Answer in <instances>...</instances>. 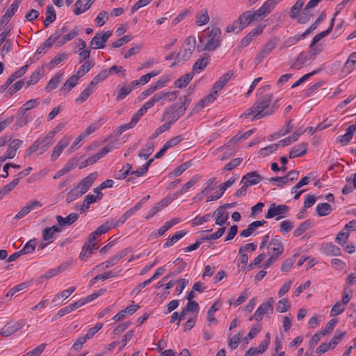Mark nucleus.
<instances>
[{"label": "nucleus", "mask_w": 356, "mask_h": 356, "mask_svg": "<svg viewBox=\"0 0 356 356\" xmlns=\"http://www.w3.org/2000/svg\"><path fill=\"white\" fill-rule=\"evenodd\" d=\"M272 99L271 94H266L258 98L252 106L248 108L241 117L248 118L250 115H252V120H256L273 115L279 106L277 101L271 103Z\"/></svg>", "instance_id": "nucleus-1"}, {"label": "nucleus", "mask_w": 356, "mask_h": 356, "mask_svg": "<svg viewBox=\"0 0 356 356\" xmlns=\"http://www.w3.org/2000/svg\"><path fill=\"white\" fill-rule=\"evenodd\" d=\"M97 177V173L94 172L82 179L78 185L67 193V201L70 202L85 194L91 187Z\"/></svg>", "instance_id": "nucleus-2"}, {"label": "nucleus", "mask_w": 356, "mask_h": 356, "mask_svg": "<svg viewBox=\"0 0 356 356\" xmlns=\"http://www.w3.org/2000/svg\"><path fill=\"white\" fill-rule=\"evenodd\" d=\"M52 134H47L44 138L37 139L25 152V156H29L33 153L40 151L42 154L52 144Z\"/></svg>", "instance_id": "nucleus-3"}, {"label": "nucleus", "mask_w": 356, "mask_h": 356, "mask_svg": "<svg viewBox=\"0 0 356 356\" xmlns=\"http://www.w3.org/2000/svg\"><path fill=\"white\" fill-rule=\"evenodd\" d=\"M221 31L218 27L212 28L209 34V40L205 44L204 49L213 51L220 46Z\"/></svg>", "instance_id": "nucleus-4"}, {"label": "nucleus", "mask_w": 356, "mask_h": 356, "mask_svg": "<svg viewBox=\"0 0 356 356\" xmlns=\"http://www.w3.org/2000/svg\"><path fill=\"white\" fill-rule=\"evenodd\" d=\"M112 35L111 31H107L104 33L102 35L99 33H96L95 35L92 38L90 47L91 49H103L105 47V44L108 40V38Z\"/></svg>", "instance_id": "nucleus-5"}, {"label": "nucleus", "mask_w": 356, "mask_h": 356, "mask_svg": "<svg viewBox=\"0 0 356 356\" xmlns=\"http://www.w3.org/2000/svg\"><path fill=\"white\" fill-rule=\"evenodd\" d=\"M25 325L24 320H19L17 322H8L0 331V335L2 337H9L13 333L22 329Z\"/></svg>", "instance_id": "nucleus-6"}, {"label": "nucleus", "mask_w": 356, "mask_h": 356, "mask_svg": "<svg viewBox=\"0 0 356 356\" xmlns=\"http://www.w3.org/2000/svg\"><path fill=\"white\" fill-rule=\"evenodd\" d=\"M179 92L178 91H172V92H161L155 94L147 102L152 107L156 103L160 102L163 100L169 99L170 102H173L177 97Z\"/></svg>", "instance_id": "nucleus-7"}, {"label": "nucleus", "mask_w": 356, "mask_h": 356, "mask_svg": "<svg viewBox=\"0 0 356 356\" xmlns=\"http://www.w3.org/2000/svg\"><path fill=\"white\" fill-rule=\"evenodd\" d=\"M289 207L285 204L276 205L273 203L270 205L267 213L265 214L266 219H270L280 215H285L288 213Z\"/></svg>", "instance_id": "nucleus-8"}, {"label": "nucleus", "mask_w": 356, "mask_h": 356, "mask_svg": "<svg viewBox=\"0 0 356 356\" xmlns=\"http://www.w3.org/2000/svg\"><path fill=\"white\" fill-rule=\"evenodd\" d=\"M264 24H259L256 26L255 29H254L252 31H250L240 42L239 44V48H243L248 46L251 41L253 40V38L259 35H260L264 28Z\"/></svg>", "instance_id": "nucleus-9"}, {"label": "nucleus", "mask_w": 356, "mask_h": 356, "mask_svg": "<svg viewBox=\"0 0 356 356\" xmlns=\"http://www.w3.org/2000/svg\"><path fill=\"white\" fill-rule=\"evenodd\" d=\"M175 199V197L172 196H167L163 199L148 211L147 216H145V219L149 220L153 217L156 213L170 204Z\"/></svg>", "instance_id": "nucleus-10"}, {"label": "nucleus", "mask_w": 356, "mask_h": 356, "mask_svg": "<svg viewBox=\"0 0 356 356\" xmlns=\"http://www.w3.org/2000/svg\"><path fill=\"white\" fill-rule=\"evenodd\" d=\"M268 248L273 252V255H277V257H279L284 252L281 237L280 236H275L273 238L268 244Z\"/></svg>", "instance_id": "nucleus-11"}, {"label": "nucleus", "mask_w": 356, "mask_h": 356, "mask_svg": "<svg viewBox=\"0 0 356 356\" xmlns=\"http://www.w3.org/2000/svg\"><path fill=\"white\" fill-rule=\"evenodd\" d=\"M356 131V124L350 125L345 134L339 136L336 138V142L342 145H347L352 140L354 133Z\"/></svg>", "instance_id": "nucleus-12"}, {"label": "nucleus", "mask_w": 356, "mask_h": 356, "mask_svg": "<svg viewBox=\"0 0 356 356\" xmlns=\"http://www.w3.org/2000/svg\"><path fill=\"white\" fill-rule=\"evenodd\" d=\"M70 138L65 136L60 140L58 141L57 145L54 147L51 159L52 161H55L60 155L63 150L69 145Z\"/></svg>", "instance_id": "nucleus-13"}, {"label": "nucleus", "mask_w": 356, "mask_h": 356, "mask_svg": "<svg viewBox=\"0 0 356 356\" xmlns=\"http://www.w3.org/2000/svg\"><path fill=\"white\" fill-rule=\"evenodd\" d=\"M233 74L234 72L231 70L222 74L220 79L213 84L212 87V90H213V92L215 94H218V92L224 88L225 84L229 81Z\"/></svg>", "instance_id": "nucleus-14"}, {"label": "nucleus", "mask_w": 356, "mask_h": 356, "mask_svg": "<svg viewBox=\"0 0 356 356\" xmlns=\"http://www.w3.org/2000/svg\"><path fill=\"white\" fill-rule=\"evenodd\" d=\"M312 58L311 54L308 51L301 52L297 58L291 61V67L295 69H300L303 64Z\"/></svg>", "instance_id": "nucleus-15"}, {"label": "nucleus", "mask_w": 356, "mask_h": 356, "mask_svg": "<svg viewBox=\"0 0 356 356\" xmlns=\"http://www.w3.org/2000/svg\"><path fill=\"white\" fill-rule=\"evenodd\" d=\"M213 216H215V223L219 226H222L227 222L229 213L225 211L223 207H219L214 211Z\"/></svg>", "instance_id": "nucleus-16"}, {"label": "nucleus", "mask_w": 356, "mask_h": 356, "mask_svg": "<svg viewBox=\"0 0 356 356\" xmlns=\"http://www.w3.org/2000/svg\"><path fill=\"white\" fill-rule=\"evenodd\" d=\"M261 180H263V177L257 172L253 171L245 175L242 177L241 183H245L249 186L251 185H256Z\"/></svg>", "instance_id": "nucleus-17"}, {"label": "nucleus", "mask_w": 356, "mask_h": 356, "mask_svg": "<svg viewBox=\"0 0 356 356\" xmlns=\"http://www.w3.org/2000/svg\"><path fill=\"white\" fill-rule=\"evenodd\" d=\"M209 58L210 56L208 54H202L201 58L197 59L193 65L192 72H193V73H199L200 72L204 70L209 64Z\"/></svg>", "instance_id": "nucleus-18"}, {"label": "nucleus", "mask_w": 356, "mask_h": 356, "mask_svg": "<svg viewBox=\"0 0 356 356\" xmlns=\"http://www.w3.org/2000/svg\"><path fill=\"white\" fill-rule=\"evenodd\" d=\"M172 108L175 109L174 111L170 112L169 111H165L163 114V117L166 118L168 120L167 122L170 123V126L184 114L182 110L178 108L175 105L173 106Z\"/></svg>", "instance_id": "nucleus-19"}, {"label": "nucleus", "mask_w": 356, "mask_h": 356, "mask_svg": "<svg viewBox=\"0 0 356 356\" xmlns=\"http://www.w3.org/2000/svg\"><path fill=\"white\" fill-rule=\"evenodd\" d=\"M273 312V306H270V304H265L264 302L261 304L257 309L254 313V318L256 321L259 322L263 319V316L265 314Z\"/></svg>", "instance_id": "nucleus-20"}, {"label": "nucleus", "mask_w": 356, "mask_h": 356, "mask_svg": "<svg viewBox=\"0 0 356 356\" xmlns=\"http://www.w3.org/2000/svg\"><path fill=\"white\" fill-rule=\"evenodd\" d=\"M134 88L135 87L131 83L130 85H119L115 91V93H116V101L119 102L125 98Z\"/></svg>", "instance_id": "nucleus-21"}, {"label": "nucleus", "mask_w": 356, "mask_h": 356, "mask_svg": "<svg viewBox=\"0 0 356 356\" xmlns=\"http://www.w3.org/2000/svg\"><path fill=\"white\" fill-rule=\"evenodd\" d=\"M113 149V147L112 145H108L105 146L104 148L100 149L97 153L92 155V156H90L87 159L88 163L89 165H92L95 162H97L99 159L104 157L105 155H106L108 153L112 151Z\"/></svg>", "instance_id": "nucleus-22"}, {"label": "nucleus", "mask_w": 356, "mask_h": 356, "mask_svg": "<svg viewBox=\"0 0 356 356\" xmlns=\"http://www.w3.org/2000/svg\"><path fill=\"white\" fill-rule=\"evenodd\" d=\"M79 218V214L76 213H71L67 217L63 218L61 216H56L58 224L61 226H69L74 223Z\"/></svg>", "instance_id": "nucleus-23"}, {"label": "nucleus", "mask_w": 356, "mask_h": 356, "mask_svg": "<svg viewBox=\"0 0 356 356\" xmlns=\"http://www.w3.org/2000/svg\"><path fill=\"white\" fill-rule=\"evenodd\" d=\"M140 306L138 305H132L127 307L125 309L119 312L115 316H113V319L115 321H120L125 316L126 314H133L138 309Z\"/></svg>", "instance_id": "nucleus-24"}, {"label": "nucleus", "mask_w": 356, "mask_h": 356, "mask_svg": "<svg viewBox=\"0 0 356 356\" xmlns=\"http://www.w3.org/2000/svg\"><path fill=\"white\" fill-rule=\"evenodd\" d=\"M23 141L20 139H15L9 144L8 147L6 152L7 157L13 159L15 156L17 151L21 147Z\"/></svg>", "instance_id": "nucleus-25"}, {"label": "nucleus", "mask_w": 356, "mask_h": 356, "mask_svg": "<svg viewBox=\"0 0 356 356\" xmlns=\"http://www.w3.org/2000/svg\"><path fill=\"white\" fill-rule=\"evenodd\" d=\"M61 231V229L56 225L47 227L42 231V239L50 243L53 241V238L56 232Z\"/></svg>", "instance_id": "nucleus-26"}, {"label": "nucleus", "mask_w": 356, "mask_h": 356, "mask_svg": "<svg viewBox=\"0 0 356 356\" xmlns=\"http://www.w3.org/2000/svg\"><path fill=\"white\" fill-rule=\"evenodd\" d=\"M200 180V177L198 175H194L191 177V179L186 183L179 191H177L176 193H175L172 196L175 197V199L177 198V197L187 191L189 188H191L192 186H193L197 182H198Z\"/></svg>", "instance_id": "nucleus-27"}, {"label": "nucleus", "mask_w": 356, "mask_h": 356, "mask_svg": "<svg viewBox=\"0 0 356 356\" xmlns=\"http://www.w3.org/2000/svg\"><path fill=\"white\" fill-rule=\"evenodd\" d=\"M307 147V144L304 143L294 146L293 149L289 153V158L293 159L296 157L302 156L306 154Z\"/></svg>", "instance_id": "nucleus-28"}, {"label": "nucleus", "mask_w": 356, "mask_h": 356, "mask_svg": "<svg viewBox=\"0 0 356 356\" xmlns=\"http://www.w3.org/2000/svg\"><path fill=\"white\" fill-rule=\"evenodd\" d=\"M193 76V72H191L183 76H181L178 79H177L175 81V86L178 88H186L189 83V82L192 80Z\"/></svg>", "instance_id": "nucleus-29"}, {"label": "nucleus", "mask_w": 356, "mask_h": 356, "mask_svg": "<svg viewBox=\"0 0 356 356\" xmlns=\"http://www.w3.org/2000/svg\"><path fill=\"white\" fill-rule=\"evenodd\" d=\"M139 205H135L134 207L127 210L114 224V227H117L122 225L127 219L132 216L136 211H138Z\"/></svg>", "instance_id": "nucleus-30"}, {"label": "nucleus", "mask_w": 356, "mask_h": 356, "mask_svg": "<svg viewBox=\"0 0 356 356\" xmlns=\"http://www.w3.org/2000/svg\"><path fill=\"white\" fill-rule=\"evenodd\" d=\"M334 17H332L330 20V24L329 27L325 30L322 31L321 33L316 35L312 41V47H314L318 42H319L323 38L327 36L332 30L334 24Z\"/></svg>", "instance_id": "nucleus-31"}, {"label": "nucleus", "mask_w": 356, "mask_h": 356, "mask_svg": "<svg viewBox=\"0 0 356 356\" xmlns=\"http://www.w3.org/2000/svg\"><path fill=\"white\" fill-rule=\"evenodd\" d=\"M80 77L76 74H74L71 76L64 83L63 86L60 88V91L63 92H68L70 90H72L78 82V80Z\"/></svg>", "instance_id": "nucleus-32"}, {"label": "nucleus", "mask_w": 356, "mask_h": 356, "mask_svg": "<svg viewBox=\"0 0 356 356\" xmlns=\"http://www.w3.org/2000/svg\"><path fill=\"white\" fill-rule=\"evenodd\" d=\"M97 248L98 247L96 243H93L92 245H89V243H84L79 254V258L81 260H84L92 253L93 250H97Z\"/></svg>", "instance_id": "nucleus-33"}, {"label": "nucleus", "mask_w": 356, "mask_h": 356, "mask_svg": "<svg viewBox=\"0 0 356 356\" xmlns=\"http://www.w3.org/2000/svg\"><path fill=\"white\" fill-rule=\"evenodd\" d=\"M220 305L218 302L213 303L209 310L207 311V321L208 325L210 326L211 324H216L218 323L217 319L213 317L214 313L219 310Z\"/></svg>", "instance_id": "nucleus-34"}, {"label": "nucleus", "mask_w": 356, "mask_h": 356, "mask_svg": "<svg viewBox=\"0 0 356 356\" xmlns=\"http://www.w3.org/2000/svg\"><path fill=\"white\" fill-rule=\"evenodd\" d=\"M186 234V232H185L184 230L177 232L172 237L169 238L168 239V241L163 244V248H166L173 245L179 239L183 238Z\"/></svg>", "instance_id": "nucleus-35"}, {"label": "nucleus", "mask_w": 356, "mask_h": 356, "mask_svg": "<svg viewBox=\"0 0 356 356\" xmlns=\"http://www.w3.org/2000/svg\"><path fill=\"white\" fill-rule=\"evenodd\" d=\"M63 77V74L57 73L54 75V76L48 82L47 86H46V90L47 92H51L52 90L56 89Z\"/></svg>", "instance_id": "nucleus-36"}, {"label": "nucleus", "mask_w": 356, "mask_h": 356, "mask_svg": "<svg viewBox=\"0 0 356 356\" xmlns=\"http://www.w3.org/2000/svg\"><path fill=\"white\" fill-rule=\"evenodd\" d=\"M312 225L311 220H307L301 222L299 226L293 231V236L297 237L302 235L306 230L309 229Z\"/></svg>", "instance_id": "nucleus-37"}, {"label": "nucleus", "mask_w": 356, "mask_h": 356, "mask_svg": "<svg viewBox=\"0 0 356 356\" xmlns=\"http://www.w3.org/2000/svg\"><path fill=\"white\" fill-rule=\"evenodd\" d=\"M316 211L318 216H325L332 212V207L328 203H320L316 206Z\"/></svg>", "instance_id": "nucleus-38"}, {"label": "nucleus", "mask_w": 356, "mask_h": 356, "mask_svg": "<svg viewBox=\"0 0 356 356\" xmlns=\"http://www.w3.org/2000/svg\"><path fill=\"white\" fill-rule=\"evenodd\" d=\"M96 202L95 195L92 194L87 195L80 208V213H85L89 208L91 204Z\"/></svg>", "instance_id": "nucleus-39"}, {"label": "nucleus", "mask_w": 356, "mask_h": 356, "mask_svg": "<svg viewBox=\"0 0 356 356\" xmlns=\"http://www.w3.org/2000/svg\"><path fill=\"white\" fill-rule=\"evenodd\" d=\"M24 81L23 80H19L13 85H12L7 90L5 94L6 98H9L19 91L24 86Z\"/></svg>", "instance_id": "nucleus-40"}, {"label": "nucleus", "mask_w": 356, "mask_h": 356, "mask_svg": "<svg viewBox=\"0 0 356 356\" xmlns=\"http://www.w3.org/2000/svg\"><path fill=\"white\" fill-rule=\"evenodd\" d=\"M154 145L152 142H148L146 143L144 148L140 152L138 156L142 158L143 157L145 159H147L148 157L152 154L154 152Z\"/></svg>", "instance_id": "nucleus-41"}, {"label": "nucleus", "mask_w": 356, "mask_h": 356, "mask_svg": "<svg viewBox=\"0 0 356 356\" xmlns=\"http://www.w3.org/2000/svg\"><path fill=\"white\" fill-rule=\"evenodd\" d=\"M19 178L13 179L9 184L5 185L2 188L0 189V200L7 193L10 192L19 183Z\"/></svg>", "instance_id": "nucleus-42"}, {"label": "nucleus", "mask_w": 356, "mask_h": 356, "mask_svg": "<svg viewBox=\"0 0 356 356\" xmlns=\"http://www.w3.org/2000/svg\"><path fill=\"white\" fill-rule=\"evenodd\" d=\"M94 65L95 63L92 60H88L79 67L76 74L78 76L81 77L87 74Z\"/></svg>", "instance_id": "nucleus-43"}, {"label": "nucleus", "mask_w": 356, "mask_h": 356, "mask_svg": "<svg viewBox=\"0 0 356 356\" xmlns=\"http://www.w3.org/2000/svg\"><path fill=\"white\" fill-rule=\"evenodd\" d=\"M303 5V0H297L296 3L291 8L290 17L292 19L298 17Z\"/></svg>", "instance_id": "nucleus-44"}, {"label": "nucleus", "mask_w": 356, "mask_h": 356, "mask_svg": "<svg viewBox=\"0 0 356 356\" xmlns=\"http://www.w3.org/2000/svg\"><path fill=\"white\" fill-rule=\"evenodd\" d=\"M310 8H307V6L303 9L302 12L299 14L298 16V22L299 24H303L307 22L310 17L312 16V13L309 10Z\"/></svg>", "instance_id": "nucleus-45"}, {"label": "nucleus", "mask_w": 356, "mask_h": 356, "mask_svg": "<svg viewBox=\"0 0 356 356\" xmlns=\"http://www.w3.org/2000/svg\"><path fill=\"white\" fill-rule=\"evenodd\" d=\"M324 251L325 254L330 256L340 255L341 253V249L332 243H327L325 245Z\"/></svg>", "instance_id": "nucleus-46"}, {"label": "nucleus", "mask_w": 356, "mask_h": 356, "mask_svg": "<svg viewBox=\"0 0 356 356\" xmlns=\"http://www.w3.org/2000/svg\"><path fill=\"white\" fill-rule=\"evenodd\" d=\"M217 95L218 94H215L213 92V90H211V92L207 95L204 99L200 100L196 105V107L203 108L205 105H207L208 104L213 102L216 99Z\"/></svg>", "instance_id": "nucleus-47"}, {"label": "nucleus", "mask_w": 356, "mask_h": 356, "mask_svg": "<svg viewBox=\"0 0 356 356\" xmlns=\"http://www.w3.org/2000/svg\"><path fill=\"white\" fill-rule=\"evenodd\" d=\"M116 275L112 271H106L102 275H97L90 281V286H92L97 280H105L115 277Z\"/></svg>", "instance_id": "nucleus-48"}, {"label": "nucleus", "mask_w": 356, "mask_h": 356, "mask_svg": "<svg viewBox=\"0 0 356 356\" xmlns=\"http://www.w3.org/2000/svg\"><path fill=\"white\" fill-rule=\"evenodd\" d=\"M195 46H196L195 38L193 36H188V38H186V40L184 41L183 48H184L185 49H186L187 51H189L191 54H193V52L195 50Z\"/></svg>", "instance_id": "nucleus-49"}, {"label": "nucleus", "mask_w": 356, "mask_h": 356, "mask_svg": "<svg viewBox=\"0 0 356 356\" xmlns=\"http://www.w3.org/2000/svg\"><path fill=\"white\" fill-rule=\"evenodd\" d=\"M191 55L192 54L189 51L182 47L176 55L175 60L178 63L185 62L191 58Z\"/></svg>", "instance_id": "nucleus-50"}, {"label": "nucleus", "mask_w": 356, "mask_h": 356, "mask_svg": "<svg viewBox=\"0 0 356 356\" xmlns=\"http://www.w3.org/2000/svg\"><path fill=\"white\" fill-rule=\"evenodd\" d=\"M325 17V15L324 13H322L318 18L311 25L310 27H309L302 35V38H305L307 35H308L309 33H311L313 31H314L321 22L324 19Z\"/></svg>", "instance_id": "nucleus-51"}, {"label": "nucleus", "mask_w": 356, "mask_h": 356, "mask_svg": "<svg viewBox=\"0 0 356 356\" xmlns=\"http://www.w3.org/2000/svg\"><path fill=\"white\" fill-rule=\"evenodd\" d=\"M239 21L241 22L242 27L245 28L248 26L253 19L251 17V11L248 10L243 13L238 17Z\"/></svg>", "instance_id": "nucleus-52"}, {"label": "nucleus", "mask_w": 356, "mask_h": 356, "mask_svg": "<svg viewBox=\"0 0 356 356\" xmlns=\"http://www.w3.org/2000/svg\"><path fill=\"white\" fill-rule=\"evenodd\" d=\"M78 34L79 33L76 31L75 29L70 31V33L63 35L62 38L58 41V47L63 46L68 41L72 40L73 38L77 36Z\"/></svg>", "instance_id": "nucleus-53"}, {"label": "nucleus", "mask_w": 356, "mask_h": 356, "mask_svg": "<svg viewBox=\"0 0 356 356\" xmlns=\"http://www.w3.org/2000/svg\"><path fill=\"white\" fill-rule=\"evenodd\" d=\"M312 173H309L307 176L304 177L298 181L294 186L291 188V193L296 192L300 188L308 184L312 180V177L310 176Z\"/></svg>", "instance_id": "nucleus-54"}, {"label": "nucleus", "mask_w": 356, "mask_h": 356, "mask_svg": "<svg viewBox=\"0 0 356 356\" xmlns=\"http://www.w3.org/2000/svg\"><path fill=\"white\" fill-rule=\"evenodd\" d=\"M356 63V52H353L348 56L346 62L345 63L343 69L347 70L348 72H350L353 70V65Z\"/></svg>", "instance_id": "nucleus-55"}, {"label": "nucleus", "mask_w": 356, "mask_h": 356, "mask_svg": "<svg viewBox=\"0 0 356 356\" xmlns=\"http://www.w3.org/2000/svg\"><path fill=\"white\" fill-rule=\"evenodd\" d=\"M279 146V143H275L270 145L266 146V147L261 148L259 153L262 156H266L270 154L275 152Z\"/></svg>", "instance_id": "nucleus-56"}, {"label": "nucleus", "mask_w": 356, "mask_h": 356, "mask_svg": "<svg viewBox=\"0 0 356 356\" xmlns=\"http://www.w3.org/2000/svg\"><path fill=\"white\" fill-rule=\"evenodd\" d=\"M192 165L191 161H188L183 163L179 166L176 168L172 174L174 177H178L181 175L184 171H186L188 168H190Z\"/></svg>", "instance_id": "nucleus-57"}, {"label": "nucleus", "mask_w": 356, "mask_h": 356, "mask_svg": "<svg viewBox=\"0 0 356 356\" xmlns=\"http://www.w3.org/2000/svg\"><path fill=\"white\" fill-rule=\"evenodd\" d=\"M226 228L225 227H220L216 232L209 236H202L201 240L209 241L216 240L221 237L225 232Z\"/></svg>", "instance_id": "nucleus-58"}, {"label": "nucleus", "mask_w": 356, "mask_h": 356, "mask_svg": "<svg viewBox=\"0 0 356 356\" xmlns=\"http://www.w3.org/2000/svg\"><path fill=\"white\" fill-rule=\"evenodd\" d=\"M114 227V224L111 222H106L105 223L102 224L101 226H99L95 231V234H97V235H101L103 234L106 233L108 231Z\"/></svg>", "instance_id": "nucleus-59"}, {"label": "nucleus", "mask_w": 356, "mask_h": 356, "mask_svg": "<svg viewBox=\"0 0 356 356\" xmlns=\"http://www.w3.org/2000/svg\"><path fill=\"white\" fill-rule=\"evenodd\" d=\"M35 245H36L35 240V239L30 240L24 245L23 248L20 250V252L22 253V254H26L31 253L35 250Z\"/></svg>", "instance_id": "nucleus-60"}, {"label": "nucleus", "mask_w": 356, "mask_h": 356, "mask_svg": "<svg viewBox=\"0 0 356 356\" xmlns=\"http://www.w3.org/2000/svg\"><path fill=\"white\" fill-rule=\"evenodd\" d=\"M291 305L289 304V300L287 298H282L279 300L277 305V311L280 313L286 312L289 308Z\"/></svg>", "instance_id": "nucleus-61"}, {"label": "nucleus", "mask_w": 356, "mask_h": 356, "mask_svg": "<svg viewBox=\"0 0 356 356\" xmlns=\"http://www.w3.org/2000/svg\"><path fill=\"white\" fill-rule=\"evenodd\" d=\"M277 40H270L268 41L262 47V53L266 55H268L270 51L276 47Z\"/></svg>", "instance_id": "nucleus-62"}, {"label": "nucleus", "mask_w": 356, "mask_h": 356, "mask_svg": "<svg viewBox=\"0 0 356 356\" xmlns=\"http://www.w3.org/2000/svg\"><path fill=\"white\" fill-rule=\"evenodd\" d=\"M242 335L243 333L238 332L237 334L234 335V337L232 339H229L228 345L232 350H235L238 347V343L241 339Z\"/></svg>", "instance_id": "nucleus-63"}, {"label": "nucleus", "mask_w": 356, "mask_h": 356, "mask_svg": "<svg viewBox=\"0 0 356 356\" xmlns=\"http://www.w3.org/2000/svg\"><path fill=\"white\" fill-rule=\"evenodd\" d=\"M46 346V343H42L34 349H33L32 350L24 355V356H40L41 353L44 351Z\"/></svg>", "instance_id": "nucleus-64"}]
</instances>
